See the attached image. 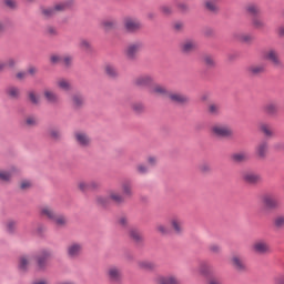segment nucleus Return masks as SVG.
Returning <instances> with one entry per match:
<instances>
[{
	"mask_svg": "<svg viewBox=\"0 0 284 284\" xmlns=\"http://www.w3.org/2000/svg\"><path fill=\"white\" fill-rule=\"evenodd\" d=\"M123 28L125 32L130 34H135V32H141L143 30V23L139 18L135 17H125L123 19Z\"/></svg>",
	"mask_w": 284,
	"mask_h": 284,
	"instance_id": "nucleus-1",
	"label": "nucleus"
},
{
	"mask_svg": "<svg viewBox=\"0 0 284 284\" xmlns=\"http://www.w3.org/2000/svg\"><path fill=\"white\" fill-rule=\"evenodd\" d=\"M110 201H113V203L121 204L125 203V197L118 191H110L109 196L100 195L97 197L98 205H108Z\"/></svg>",
	"mask_w": 284,
	"mask_h": 284,
	"instance_id": "nucleus-2",
	"label": "nucleus"
},
{
	"mask_svg": "<svg viewBox=\"0 0 284 284\" xmlns=\"http://www.w3.org/2000/svg\"><path fill=\"white\" fill-rule=\"evenodd\" d=\"M106 278L110 283L119 284L123 281V271L116 265H111L106 268Z\"/></svg>",
	"mask_w": 284,
	"mask_h": 284,
	"instance_id": "nucleus-3",
	"label": "nucleus"
},
{
	"mask_svg": "<svg viewBox=\"0 0 284 284\" xmlns=\"http://www.w3.org/2000/svg\"><path fill=\"white\" fill-rule=\"evenodd\" d=\"M141 50H143V42H133L124 49V54L129 61H134Z\"/></svg>",
	"mask_w": 284,
	"mask_h": 284,
	"instance_id": "nucleus-4",
	"label": "nucleus"
},
{
	"mask_svg": "<svg viewBox=\"0 0 284 284\" xmlns=\"http://www.w3.org/2000/svg\"><path fill=\"white\" fill-rule=\"evenodd\" d=\"M242 179L245 183H248L250 185H256V183H261V181H263V178L261 176V174L252 171L243 172Z\"/></svg>",
	"mask_w": 284,
	"mask_h": 284,
	"instance_id": "nucleus-5",
	"label": "nucleus"
},
{
	"mask_svg": "<svg viewBox=\"0 0 284 284\" xmlns=\"http://www.w3.org/2000/svg\"><path fill=\"white\" fill-rule=\"evenodd\" d=\"M212 132L215 136H232V129L225 124H215L212 126Z\"/></svg>",
	"mask_w": 284,
	"mask_h": 284,
	"instance_id": "nucleus-6",
	"label": "nucleus"
},
{
	"mask_svg": "<svg viewBox=\"0 0 284 284\" xmlns=\"http://www.w3.org/2000/svg\"><path fill=\"white\" fill-rule=\"evenodd\" d=\"M149 92L150 94H154L155 97H168V94L170 93V91L165 87L156 83L154 80L149 88Z\"/></svg>",
	"mask_w": 284,
	"mask_h": 284,
	"instance_id": "nucleus-7",
	"label": "nucleus"
},
{
	"mask_svg": "<svg viewBox=\"0 0 284 284\" xmlns=\"http://www.w3.org/2000/svg\"><path fill=\"white\" fill-rule=\"evenodd\" d=\"M252 250L255 252V254H268L270 244L265 242V240H257L253 243Z\"/></svg>",
	"mask_w": 284,
	"mask_h": 284,
	"instance_id": "nucleus-8",
	"label": "nucleus"
},
{
	"mask_svg": "<svg viewBox=\"0 0 284 284\" xmlns=\"http://www.w3.org/2000/svg\"><path fill=\"white\" fill-rule=\"evenodd\" d=\"M51 256H52V251L50 250L41 251V253L37 257L39 270H45V267H48V258H50Z\"/></svg>",
	"mask_w": 284,
	"mask_h": 284,
	"instance_id": "nucleus-9",
	"label": "nucleus"
},
{
	"mask_svg": "<svg viewBox=\"0 0 284 284\" xmlns=\"http://www.w3.org/2000/svg\"><path fill=\"white\" fill-rule=\"evenodd\" d=\"M83 252V245L79 243H72L67 247V254L69 258H79Z\"/></svg>",
	"mask_w": 284,
	"mask_h": 284,
	"instance_id": "nucleus-10",
	"label": "nucleus"
},
{
	"mask_svg": "<svg viewBox=\"0 0 284 284\" xmlns=\"http://www.w3.org/2000/svg\"><path fill=\"white\" fill-rule=\"evenodd\" d=\"M152 83H154V78H152V75H140L134 80V85L138 88H148V90H150Z\"/></svg>",
	"mask_w": 284,
	"mask_h": 284,
	"instance_id": "nucleus-11",
	"label": "nucleus"
},
{
	"mask_svg": "<svg viewBox=\"0 0 284 284\" xmlns=\"http://www.w3.org/2000/svg\"><path fill=\"white\" fill-rule=\"evenodd\" d=\"M264 59H266V61H271L273 65H275V68H280L282 63L281 58L278 57V51L274 49H270L268 51H266L264 53Z\"/></svg>",
	"mask_w": 284,
	"mask_h": 284,
	"instance_id": "nucleus-12",
	"label": "nucleus"
},
{
	"mask_svg": "<svg viewBox=\"0 0 284 284\" xmlns=\"http://www.w3.org/2000/svg\"><path fill=\"white\" fill-rule=\"evenodd\" d=\"M68 9L67 3H58L53 8H43L42 9V14L43 17H53L55 12H63V10Z\"/></svg>",
	"mask_w": 284,
	"mask_h": 284,
	"instance_id": "nucleus-13",
	"label": "nucleus"
},
{
	"mask_svg": "<svg viewBox=\"0 0 284 284\" xmlns=\"http://www.w3.org/2000/svg\"><path fill=\"white\" fill-rule=\"evenodd\" d=\"M74 136L78 145H80L81 148H88L90 146V143H92L90 135L87 134L85 132H81V131L75 132Z\"/></svg>",
	"mask_w": 284,
	"mask_h": 284,
	"instance_id": "nucleus-14",
	"label": "nucleus"
},
{
	"mask_svg": "<svg viewBox=\"0 0 284 284\" xmlns=\"http://www.w3.org/2000/svg\"><path fill=\"white\" fill-rule=\"evenodd\" d=\"M261 201L267 210H276L278 207V201L274 195L265 194L261 197Z\"/></svg>",
	"mask_w": 284,
	"mask_h": 284,
	"instance_id": "nucleus-15",
	"label": "nucleus"
},
{
	"mask_svg": "<svg viewBox=\"0 0 284 284\" xmlns=\"http://www.w3.org/2000/svg\"><path fill=\"white\" fill-rule=\"evenodd\" d=\"M231 265L236 270L237 272H245L247 270V265L241 257V255H233L231 257Z\"/></svg>",
	"mask_w": 284,
	"mask_h": 284,
	"instance_id": "nucleus-16",
	"label": "nucleus"
},
{
	"mask_svg": "<svg viewBox=\"0 0 284 284\" xmlns=\"http://www.w3.org/2000/svg\"><path fill=\"white\" fill-rule=\"evenodd\" d=\"M170 225L175 234H183V219L173 216L170 219Z\"/></svg>",
	"mask_w": 284,
	"mask_h": 284,
	"instance_id": "nucleus-17",
	"label": "nucleus"
},
{
	"mask_svg": "<svg viewBox=\"0 0 284 284\" xmlns=\"http://www.w3.org/2000/svg\"><path fill=\"white\" fill-rule=\"evenodd\" d=\"M270 145L267 142H260L255 148L257 159H266Z\"/></svg>",
	"mask_w": 284,
	"mask_h": 284,
	"instance_id": "nucleus-18",
	"label": "nucleus"
},
{
	"mask_svg": "<svg viewBox=\"0 0 284 284\" xmlns=\"http://www.w3.org/2000/svg\"><path fill=\"white\" fill-rule=\"evenodd\" d=\"M43 97L48 103H58L59 102V95L54 90L47 88L43 90Z\"/></svg>",
	"mask_w": 284,
	"mask_h": 284,
	"instance_id": "nucleus-19",
	"label": "nucleus"
},
{
	"mask_svg": "<svg viewBox=\"0 0 284 284\" xmlns=\"http://www.w3.org/2000/svg\"><path fill=\"white\" fill-rule=\"evenodd\" d=\"M156 284H181V281L175 275L159 276Z\"/></svg>",
	"mask_w": 284,
	"mask_h": 284,
	"instance_id": "nucleus-20",
	"label": "nucleus"
},
{
	"mask_svg": "<svg viewBox=\"0 0 284 284\" xmlns=\"http://www.w3.org/2000/svg\"><path fill=\"white\" fill-rule=\"evenodd\" d=\"M138 267L144 272H154V270H156V264L152 261L142 260L138 262Z\"/></svg>",
	"mask_w": 284,
	"mask_h": 284,
	"instance_id": "nucleus-21",
	"label": "nucleus"
},
{
	"mask_svg": "<svg viewBox=\"0 0 284 284\" xmlns=\"http://www.w3.org/2000/svg\"><path fill=\"white\" fill-rule=\"evenodd\" d=\"M84 103L85 100L83 99V95L81 93H75L71 97V105L72 108H74V110L83 108Z\"/></svg>",
	"mask_w": 284,
	"mask_h": 284,
	"instance_id": "nucleus-22",
	"label": "nucleus"
},
{
	"mask_svg": "<svg viewBox=\"0 0 284 284\" xmlns=\"http://www.w3.org/2000/svg\"><path fill=\"white\" fill-rule=\"evenodd\" d=\"M51 223L55 225V227H65V225H68V217L63 214L55 213Z\"/></svg>",
	"mask_w": 284,
	"mask_h": 284,
	"instance_id": "nucleus-23",
	"label": "nucleus"
},
{
	"mask_svg": "<svg viewBox=\"0 0 284 284\" xmlns=\"http://www.w3.org/2000/svg\"><path fill=\"white\" fill-rule=\"evenodd\" d=\"M231 161L233 163H245V161H250V155L247 152H236L231 154Z\"/></svg>",
	"mask_w": 284,
	"mask_h": 284,
	"instance_id": "nucleus-24",
	"label": "nucleus"
},
{
	"mask_svg": "<svg viewBox=\"0 0 284 284\" xmlns=\"http://www.w3.org/2000/svg\"><path fill=\"white\" fill-rule=\"evenodd\" d=\"M196 45H197L196 41L192 39H187L181 43V50L182 52H185L187 54L190 52H194V49L196 48Z\"/></svg>",
	"mask_w": 284,
	"mask_h": 284,
	"instance_id": "nucleus-25",
	"label": "nucleus"
},
{
	"mask_svg": "<svg viewBox=\"0 0 284 284\" xmlns=\"http://www.w3.org/2000/svg\"><path fill=\"white\" fill-rule=\"evenodd\" d=\"M18 172L19 169L17 168H11L10 170H0V181H10Z\"/></svg>",
	"mask_w": 284,
	"mask_h": 284,
	"instance_id": "nucleus-26",
	"label": "nucleus"
},
{
	"mask_svg": "<svg viewBox=\"0 0 284 284\" xmlns=\"http://www.w3.org/2000/svg\"><path fill=\"white\" fill-rule=\"evenodd\" d=\"M40 214L42 216H45V219H48L49 221H52L57 212L51 206H42L40 207Z\"/></svg>",
	"mask_w": 284,
	"mask_h": 284,
	"instance_id": "nucleus-27",
	"label": "nucleus"
},
{
	"mask_svg": "<svg viewBox=\"0 0 284 284\" xmlns=\"http://www.w3.org/2000/svg\"><path fill=\"white\" fill-rule=\"evenodd\" d=\"M169 97V99H171V101H173V103H187L189 99L181 93H171L169 92V94L166 95Z\"/></svg>",
	"mask_w": 284,
	"mask_h": 284,
	"instance_id": "nucleus-28",
	"label": "nucleus"
},
{
	"mask_svg": "<svg viewBox=\"0 0 284 284\" xmlns=\"http://www.w3.org/2000/svg\"><path fill=\"white\" fill-rule=\"evenodd\" d=\"M121 190H122V196L124 199H130L132 196V194H133V192H132V183H130L128 181L123 182L121 184Z\"/></svg>",
	"mask_w": 284,
	"mask_h": 284,
	"instance_id": "nucleus-29",
	"label": "nucleus"
},
{
	"mask_svg": "<svg viewBox=\"0 0 284 284\" xmlns=\"http://www.w3.org/2000/svg\"><path fill=\"white\" fill-rule=\"evenodd\" d=\"M57 87L63 92H70L72 90V83L68 79L61 78L57 81Z\"/></svg>",
	"mask_w": 284,
	"mask_h": 284,
	"instance_id": "nucleus-30",
	"label": "nucleus"
},
{
	"mask_svg": "<svg viewBox=\"0 0 284 284\" xmlns=\"http://www.w3.org/2000/svg\"><path fill=\"white\" fill-rule=\"evenodd\" d=\"M247 71L250 74H253V77H257V74L265 72V67L263 64H252L247 68Z\"/></svg>",
	"mask_w": 284,
	"mask_h": 284,
	"instance_id": "nucleus-31",
	"label": "nucleus"
},
{
	"mask_svg": "<svg viewBox=\"0 0 284 284\" xmlns=\"http://www.w3.org/2000/svg\"><path fill=\"white\" fill-rule=\"evenodd\" d=\"M101 28L102 30H105V32H110V30H114V28H116V20L114 19L103 20L101 22Z\"/></svg>",
	"mask_w": 284,
	"mask_h": 284,
	"instance_id": "nucleus-32",
	"label": "nucleus"
},
{
	"mask_svg": "<svg viewBox=\"0 0 284 284\" xmlns=\"http://www.w3.org/2000/svg\"><path fill=\"white\" fill-rule=\"evenodd\" d=\"M30 261H32L30 255H22L19 260V268L22 270V272H26L30 265Z\"/></svg>",
	"mask_w": 284,
	"mask_h": 284,
	"instance_id": "nucleus-33",
	"label": "nucleus"
},
{
	"mask_svg": "<svg viewBox=\"0 0 284 284\" xmlns=\"http://www.w3.org/2000/svg\"><path fill=\"white\" fill-rule=\"evenodd\" d=\"M7 95L9 97V99H19V97H21V89L17 88V87H9L7 89Z\"/></svg>",
	"mask_w": 284,
	"mask_h": 284,
	"instance_id": "nucleus-34",
	"label": "nucleus"
},
{
	"mask_svg": "<svg viewBox=\"0 0 284 284\" xmlns=\"http://www.w3.org/2000/svg\"><path fill=\"white\" fill-rule=\"evenodd\" d=\"M245 10L248 14H252L253 17H257V14H261V8L256 3H250L245 7Z\"/></svg>",
	"mask_w": 284,
	"mask_h": 284,
	"instance_id": "nucleus-35",
	"label": "nucleus"
},
{
	"mask_svg": "<svg viewBox=\"0 0 284 284\" xmlns=\"http://www.w3.org/2000/svg\"><path fill=\"white\" fill-rule=\"evenodd\" d=\"M17 65V60L13 58H9L6 61H0V72H3L6 68H14Z\"/></svg>",
	"mask_w": 284,
	"mask_h": 284,
	"instance_id": "nucleus-36",
	"label": "nucleus"
},
{
	"mask_svg": "<svg viewBox=\"0 0 284 284\" xmlns=\"http://www.w3.org/2000/svg\"><path fill=\"white\" fill-rule=\"evenodd\" d=\"M155 232L162 236H168V234H170V226L163 223H159L155 225Z\"/></svg>",
	"mask_w": 284,
	"mask_h": 284,
	"instance_id": "nucleus-37",
	"label": "nucleus"
},
{
	"mask_svg": "<svg viewBox=\"0 0 284 284\" xmlns=\"http://www.w3.org/2000/svg\"><path fill=\"white\" fill-rule=\"evenodd\" d=\"M203 63L206 68H216V60L210 54L203 57Z\"/></svg>",
	"mask_w": 284,
	"mask_h": 284,
	"instance_id": "nucleus-38",
	"label": "nucleus"
},
{
	"mask_svg": "<svg viewBox=\"0 0 284 284\" xmlns=\"http://www.w3.org/2000/svg\"><path fill=\"white\" fill-rule=\"evenodd\" d=\"M264 112L266 114H271L274 115L278 112V106L276 105V103H268L264 105Z\"/></svg>",
	"mask_w": 284,
	"mask_h": 284,
	"instance_id": "nucleus-39",
	"label": "nucleus"
},
{
	"mask_svg": "<svg viewBox=\"0 0 284 284\" xmlns=\"http://www.w3.org/2000/svg\"><path fill=\"white\" fill-rule=\"evenodd\" d=\"M79 48L84 52H90V50H92V43L89 40L81 39L79 41Z\"/></svg>",
	"mask_w": 284,
	"mask_h": 284,
	"instance_id": "nucleus-40",
	"label": "nucleus"
},
{
	"mask_svg": "<svg viewBox=\"0 0 284 284\" xmlns=\"http://www.w3.org/2000/svg\"><path fill=\"white\" fill-rule=\"evenodd\" d=\"M131 109L133 110V112H135V114H141V113L145 112V105H143V103H141V102L132 103Z\"/></svg>",
	"mask_w": 284,
	"mask_h": 284,
	"instance_id": "nucleus-41",
	"label": "nucleus"
},
{
	"mask_svg": "<svg viewBox=\"0 0 284 284\" xmlns=\"http://www.w3.org/2000/svg\"><path fill=\"white\" fill-rule=\"evenodd\" d=\"M130 236L136 243H139V241H143V234H141V232H139V230H136V229H131L130 230Z\"/></svg>",
	"mask_w": 284,
	"mask_h": 284,
	"instance_id": "nucleus-42",
	"label": "nucleus"
},
{
	"mask_svg": "<svg viewBox=\"0 0 284 284\" xmlns=\"http://www.w3.org/2000/svg\"><path fill=\"white\" fill-rule=\"evenodd\" d=\"M260 130L264 133L265 136H273L274 132L272 131V128L270 124L261 123Z\"/></svg>",
	"mask_w": 284,
	"mask_h": 284,
	"instance_id": "nucleus-43",
	"label": "nucleus"
},
{
	"mask_svg": "<svg viewBox=\"0 0 284 284\" xmlns=\"http://www.w3.org/2000/svg\"><path fill=\"white\" fill-rule=\"evenodd\" d=\"M209 113L212 114L213 116H216V114H221V105L216 103H211L209 105Z\"/></svg>",
	"mask_w": 284,
	"mask_h": 284,
	"instance_id": "nucleus-44",
	"label": "nucleus"
},
{
	"mask_svg": "<svg viewBox=\"0 0 284 284\" xmlns=\"http://www.w3.org/2000/svg\"><path fill=\"white\" fill-rule=\"evenodd\" d=\"M104 70L109 77H116L119 74V71H116V68L112 64H106Z\"/></svg>",
	"mask_w": 284,
	"mask_h": 284,
	"instance_id": "nucleus-45",
	"label": "nucleus"
},
{
	"mask_svg": "<svg viewBox=\"0 0 284 284\" xmlns=\"http://www.w3.org/2000/svg\"><path fill=\"white\" fill-rule=\"evenodd\" d=\"M252 26L255 28V30H263V28H265V22H263V20L260 18H253Z\"/></svg>",
	"mask_w": 284,
	"mask_h": 284,
	"instance_id": "nucleus-46",
	"label": "nucleus"
},
{
	"mask_svg": "<svg viewBox=\"0 0 284 284\" xmlns=\"http://www.w3.org/2000/svg\"><path fill=\"white\" fill-rule=\"evenodd\" d=\"M29 100L33 103V105H39L41 98L34 92L30 91L28 93Z\"/></svg>",
	"mask_w": 284,
	"mask_h": 284,
	"instance_id": "nucleus-47",
	"label": "nucleus"
},
{
	"mask_svg": "<svg viewBox=\"0 0 284 284\" xmlns=\"http://www.w3.org/2000/svg\"><path fill=\"white\" fill-rule=\"evenodd\" d=\"M199 171L202 174H210V172H212V166L209 163H202L199 165Z\"/></svg>",
	"mask_w": 284,
	"mask_h": 284,
	"instance_id": "nucleus-48",
	"label": "nucleus"
},
{
	"mask_svg": "<svg viewBox=\"0 0 284 284\" xmlns=\"http://www.w3.org/2000/svg\"><path fill=\"white\" fill-rule=\"evenodd\" d=\"M160 12H162V14H164L165 17H170V14L174 12V10L172 9L171 6L163 4L160 7Z\"/></svg>",
	"mask_w": 284,
	"mask_h": 284,
	"instance_id": "nucleus-49",
	"label": "nucleus"
},
{
	"mask_svg": "<svg viewBox=\"0 0 284 284\" xmlns=\"http://www.w3.org/2000/svg\"><path fill=\"white\" fill-rule=\"evenodd\" d=\"M274 225L277 227V230L284 229V215H278L274 220Z\"/></svg>",
	"mask_w": 284,
	"mask_h": 284,
	"instance_id": "nucleus-50",
	"label": "nucleus"
},
{
	"mask_svg": "<svg viewBox=\"0 0 284 284\" xmlns=\"http://www.w3.org/2000/svg\"><path fill=\"white\" fill-rule=\"evenodd\" d=\"M63 62V55L53 53L50 55V63H62Z\"/></svg>",
	"mask_w": 284,
	"mask_h": 284,
	"instance_id": "nucleus-51",
	"label": "nucleus"
},
{
	"mask_svg": "<svg viewBox=\"0 0 284 284\" xmlns=\"http://www.w3.org/2000/svg\"><path fill=\"white\" fill-rule=\"evenodd\" d=\"M62 63L64 65H71L72 63H74V57L71 54H64L62 55Z\"/></svg>",
	"mask_w": 284,
	"mask_h": 284,
	"instance_id": "nucleus-52",
	"label": "nucleus"
},
{
	"mask_svg": "<svg viewBox=\"0 0 284 284\" xmlns=\"http://www.w3.org/2000/svg\"><path fill=\"white\" fill-rule=\"evenodd\" d=\"M78 189L81 192H88L90 190V182L87 181H80L78 182Z\"/></svg>",
	"mask_w": 284,
	"mask_h": 284,
	"instance_id": "nucleus-53",
	"label": "nucleus"
},
{
	"mask_svg": "<svg viewBox=\"0 0 284 284\" xmlns=\"http://www.w3.org/2000/svg\"><path fill=\"white\" fill-rule=\"evenodd\" d=\"M205 8L206 10H210V12H216V10H219V6H216L212 0L205 2Z\"/></svg>",
	"mask_w": 284,
	"mask_h": 284,
	"instance_id": "nucleus-54",
	"label": "nucleus"
},
{
	"mask_svg": "<svg viewBox=\"0 0 284 284\" xmlns=\"http://www.w3.org/2000/svg\"><path fill=\"white\" fill-rule=\"evenodd\" d=\"M199 272L200 274H202L203 276H207V274H210V265L207 264H201L199 267Z\"/></svg>",
	"mask_w": 284,
	"mask_h": 284,
	"instance_id": "nucleus-55",
	"label": "nucleus"
},
{
	"mask_svg": "<svg viewBox=\"0 0 284 284\" xmlns=\"http://www.w3.org/2000/svg\"><path fill=\"white\" fill-rule=\"evenodd\" d=\"M209 250H210V252H212V254H220L221 245H219V244H211L209 246Z\"/></svg>",
	"mask_w": 284,
	"mask_h": 284,
	"instance_id": "nucleus-56",
	"label": "nucleus"
},
{
	"mask_svg": "<svg viewBox=\"0 0 284 284\" xmlns=\"http://www.w3.org/2000/svg\"><path fill=\"white\" fill-rule=\"evenodd\" d=\"M49 136H51V139H59L61 136V131L57 129H51L49 131Z\"/></svg>",
	"mask_w": 284,
	"mask_h": 284,
	"instance_id": "nucleus-57",
	"label": "nucleus"
},
{
	"mask_svg": "<svg viewBox=\"0 0 284 284\" xmlns=\"http://www.w3.org/2000/svg\"><path fill=\"white\" fill-rule=\"evenodd\" d=\"M20 187L22 190H30V187H32V182H30V180H23L21 183H20Z\"/></svg>",
	"mask_w": 284,
	"mask_h": 284,
	"instance_id": "nucleus-58",
	"label": "nucleus"
},
{
	"mask_svg": "<svg viewBox=\"0 0 284 284\" xmlns=\"http://www.w3.org/2000/svg\"><path fill=\"white\" fill-rule=\"evenodd\" d=\"M136 171L139 172V174H148V165L139 164L136 166Z\"/></svg>",
	"mask_w": 284,
	"mask_h": 284,
	"instance_id": "nucleus-59",
	"label": "nucleus"
},
{
	"mask_svg": "<svg viewBox=\"0 0 284 284\" xmlns=\"http://www.w3.org/2000/svg\"><path fill=\"white\" fill-rule=\"evenodd\" d=\"M98 187H101V183L99 181H90L89 182V190H98Z\"/></svg>",
	"mask_w": 284,
	"mask_h": 284,
	"instance_id": "nucleus-60",
	"label": "nucleus"
},
{
	"mask_svg": "<svg viewBox=\"0 0 284 284\" xmlns=\"http://www.w3.org/2000/svg\"><path fill=\"white\" fill-rule=\"evenodd\" d=\"M14 227H17V222H14V221L7 222L8 232H14Z\"/></svg>",
	"mask_w": 284,
	"mask_h": 284,
	"instance_id": "nucleus-61",
	"label": "nucleus"
},
{
	"mask_svg": "<svg viewBox=\"0 0 284 284\" xmlns=\"http://www.w3.org/2000/svg\"><path fill=\"white\" fill-rule=\"evenodd\" d=\"M39 72V69H37V67H29L27 69V74H30V77H34V74H37Z\"/></svg>",
	"mask_w": 284,
	"mask_h": 284,
	"instance_id": "nucleus-62",
	"label": "nucleus"
},
{
	"mask_svg": "<svg viewBox=\"0 0 284 284\" xmlns=\"http://www.w3.org/2000/svg\"><path fill=\"white\" fill-rule=\"evenodd\" d=\"M26 123H27V125H37V118L29 116V118H27Z\"/></svg>",
	"mask_w": 284,
	"mask_h": 284,
	"instance_id": "nucleus-63",
	"label": "nucleus"
},
{
	"mask_svg": "<svg viewBox=\"0 0 284 284\" xmlns=\"http://www.w3.org/2000/svg\"><path fill=\"white\" fill-rule=\"evenodd\" d=\"M274 284H284V276L280 275L274 278Z\"/></svg>",
	"mask_w": 284,
	"mask_h": 284,
	"instance_id": "nucleus-64",
	"label": "nucleus"
}]
</instances>
